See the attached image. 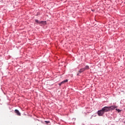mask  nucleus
Masks as SVG:
<instances>
[{
	"label": "nucleus",
	"mask_w": 125,
	"mask_h": 125,
	"mask_svg": "<svg viewBox=\"0 0 125 125\" xmlns=\"http://www.w3.org/2000/svg\"><path fill=\"white\" fill-rule=\"evenodd\" d=\"M116 108H118L117 105H111L109 106H104L102 108V109L104 113H107V112H110V111H113Z\"/></svg>",
	"instance_id": "1"
},
{
	"label": "nucleus",
	"mask_w": 125,
	"mask_h": 125,
	"mask_svg": "<svg viewBox=\"0 0 125 125\" xmlns=\"http://www.w3.org/2000/svg\"><path fill=\"white\" fill-rule=\"evenodd\" d=\"M35 21L37 24H42V25H46V21H40L38 20H35Z\"/></svg>",
	"instance_id": "2"
},
{
	"label": "nucleus",
	"mask_w": 125,
	"mask_h": 125,
	"mask_svg": "<svg viewBox=\"0 0 125 125\" xmlns=\"http://www.w3.org/2000/svg\"><path fill=\"white\" fill-rule=\"evenodd\" d=\"M105 113L104 112V111H103V109H101L100 110L98 111V116H101L104 115Z\"/></svg>",
	"instance_id": "3"
},
{
	"label": "nucleus",
	"mask_w": 125,
	"mask_h": 125,
	"mask_svg": "<svg viewBox=\"0 0 125 125\" xmlns=\"http://www.w3.org/2000/svg\"><path fill=\"white\" fill-rule=\"evenodd\" d=\"M85 70L83 68V67L81 68L79 70V74H82V73H83Z\"/></svg>",
	"instance_id": "4"
},
{
	"label": "nucleus",
	"mask_w": 125,
	"mask_h": 125,
	"mask_svg": "<svg viewBox=\"0 0 125 125\" xmlns=\"http://www.w3.org/2000/svg\"><path fill=\"white\" fill-rule=\"evenodd\" d=\"M83 68L84 69V70L85 71H86L87 70H89V65H86L84 67H83Z\"/></svg>",
	"instance_id": "5"
},
{
	"label": "nucleus",
	"mask_w": 125,
	"mask_h": 125,
	"mask_svg": "<svg viewBox=\"0 0 125 125\" xmlns=\"http://www.w3.org/2000/svg\"><path fill=\"white\" fill-rule=\"evenodd\" d=\"M16 114L18 116H21V113L19 112V110L16 109Z\"/></svg>",
	"instance_id": "6"
},
{
	"label": "nucleus",
	"mask_w": 125,
	"mask_h": 125,
	"mask_svg": "<svg viewBox=\"0 0 125 125\" xmlns=\"http://www.w3.org/2000/svg\"><path fill=\"white\" fill-rule=\"evenodd\" d=\"M115 110H116V111H117L118 112V113H121V112H122V111H123V109H118L117 108H115Z\"/></svg>",
	"instance_id": "7"
},
{
	"label": "nucleus",
	"mask_w": 125,
	"mask_h": 125,
	"mask_svg": "<svg viewBox=\"0 0 125 125\" xmlns=\"http://www.w3.org/2000/svg\"><path fill=\"white\" fill-rule=\"evenodd\" d=\"M68 82V79H66L63 80V81L62 82V83H67Z\"/></svg>",
	"instance_id": "8"
},
{
	"label": "nucleus",
	"mask_w": 125,
	"mask_h": 125,
	"mask_svg": "<svg viewBox=\"0 0 125 125\" xmlns=\"http://www.w3.org/2000/svg\"><path fill=\"white\" fill-rule=\"evenodd\" d=\"M45 122L46 125H48V124H50V121H44Z\"/></svg>",
	"instance_id": "9"
},
{
	"label": "nucleus",
	"mask_w": 125,
	"mask_h": 125,
	"mask_svg": "<svg viewBox=\"0 0 125 125\" xmlns=\"http://www.w3.org/2000/svg\"><path fill=\"white\" fill-rule=\"evenodd\" d=\"M62 84H63V83H62V82H61V83H59V85L60 86H61Z\"/></svg>",
	"instance_id": "10"
},
{
	"label": "nucleus",
	"mask_w": 125,
	"mask_h": 125,
	"mask_svg": "<svg viewBox=\"0 0 125 125\" xmlns=\"http://www.w3.org/2000/svg\"><path fill=\"white\" fill-rule=\"evenodd\" d=\"M79 75H80V73L77 74V76H79Z\"/></svg>",
	"instance_id": "11"
},
{
	"label": "nucleus",
	"mask_w": 125,
	"mask_h": 125,
	"mask_svg": "<svg viewBox=\"0 0 125 125\" xmlns=\"http://www.w3.org/2000/svg\"><path fill=\"white\" fill-rule=\"evenodd\" d=\"M73 120H76V118H73Z\"/></svg>",
	"instance_id": "12"
},
{
	"label": "nucleus",
	"mask_w": 125,
	"mask_h": 125,
	"mask_svg": "<svg viewBox=\"0 0 125 125\" xmlns=\"http://www.w3.org/2000/svg\"><path fill=\"white\" fill-rule=\"evenodd\" d=\"M15 112L16 113V109L15 110Z\"/></svg>",
	"instance_id": "13"
},
{
	"label": "nucleus",
	"mask_w": 125,
	"mask_h": 125,
	"mask_svg": "<svg viewBox=\"0 0 125 125\" xmlns=\"http://www.w3.org/2000/svg\"><path fill=\"white\" fill-rule=\"evenodd\" d=\"M82 67H83V65H82Z\"/></svg>",
	"instance_id": "14"
}]
</instances>
